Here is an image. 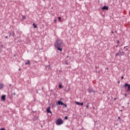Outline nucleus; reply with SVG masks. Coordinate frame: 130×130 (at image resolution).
Instances as JSON below:
<instances>
[{"mask_svg": "<svg viewBox=\"0 0 130 130\" xmlns=\"http://www.w3.org/2000/svg\"><path fill=\"white\" fill-rule=\"evenodd\" d=\"M54 46L56 48H57V50L62 51V48L61 47L63 46V43L61 40L57 39L54 44Z\"/></svg>", "mask_w": 130, "mask_h": 130, "instance_id": "f257e3e1", "label": "nucleus"}, {"mask_svg": "<svg viewBox=\"0 0 130 130\" xmlns=\"http://www.w3.org/2000/svg\"><path fill=\"white\" fill-rule=\"evenodd\" d=\"M63 123V121L62 119L59 118L56 121V124L57 125H60V124H62Z\"/></svg>", "mask_w": 130, "mask_h": 130, "instance_id": "f03ea898", "label": "nucleus"}, {"mask_svg": "<svg viewBox=\"0 0 130 130\" xmlns=\"http://www.w3.org/2000/svg\"><path fill=\"white\" fill-rule=\"evenodd\" d=\"M125 87H127V90L128 91H130V85L127 84V83H125Z\"/></svg>", "mask_w": 130, "mask_h": 130, "instance_id": "7ed1b4c3", "label": "nucleus"}, {"mask_svg": "<svg viewBox=\"0 0 130 130\" xmlns=\"http://www.w3.org/2000/svg\"><path fill=\"white\" fill-rule=\"evenodd\" d=\"M64 105V103L60 101H58V102H57V105Z\"/></svg>", "mask_w": 130, "mask_h": 130, "instance_id": "20e7f679", "label": "nucleus"}, {"mask_svg": "<svg viewBox=\"0 0 130 130\" xmlns=\"http://www.w3.org/2000/svg\"><path fill=\"white\" fill-rule=\"evenodd\" d=\"M102 10H106V11H108V9H109V8H108V7H107V6H104V7H102Z\"/></svg>", "mask_w": 130, "mask_h": 130, "instance_id": "39448f33", "label": "nucleus"}, {"mask_svg": "<svg viewBox=\"0 0 130 130\" xmlns=\"http://www.w3.org/2000/svg\"><path fill=\"white\" fill-rule=\"evenodd\" d=\"M2 100H3V101H6V95H3L2 96Z\"/></svg>", "mask_w": 130, "mask_h": 130, "instance_id": "423d86ee", "label": "nucleus"}, {"mask_svg": "<svg viewBox=\"0 0 130 130\" xmlns=\"http://www.w3.org/2000/svg\"><path fill=\"white\" fill-rule=\"evenodd\" d=\"M47 111L48 112V113H52V112H51V111H50V108L48 107L47 109Z\"/></svg>", "mask_w": 130, "mask_h": 130, "instance_id": "0eeeda50", "label": "nucleus"}, {"mask_svg": "<svg viewBox=\"0 0 130 130\" xmlns=\"http://www.w3.org/2000/svg\"><path fill=\"white\" fill-rule=\"evenodd\" d=\"M4 87H5V85H4L3 83H0V90L3 89Z\"/></svg>", "mask_w": 130, "mask_h": 130, "instance_id": "6e6552de", "label": "nucleus"}, {"mask_svg": "<svg viewBox=\"0 0 130 130\" xmlns=\"http://www.w3.org/2000/svg\"><path fill=\"white\" fill-rule=\"evenodd\" d=\"M13 36V37H15V32H14V31H12V32H11L10 34V36Z\"/></svg>", "mask_w": 130, "mask_h": 130, "instance_id": "1a4fd4ad", "label": "nucleus"}, {"mask_svg": "<svg viewBox=\"0 0 130 130\" xmlns=\"http://www.w3.org/2000/svg\"><path fill=\"white\" fill-rule=\"evenodd\" d=\"M120 54L122 56H123V55H124V54H125V53H124V52H123V51H122V52H120Z\"/></svg>", "mask_w": 130, "mask_h": 130, "instance_id": "9d476101", "label": "nucleus"}, {"mask_svg": "<svg viewBox=\"0 0 130 130\" xmlns=\"http://www.w3.org/2000/svg\"><path fill=\"white\" fill-rule=\"evenodd\" d=\"M27 62H25V64H26V66L28 65V64H30V60H27Z\"/></svg>", "mask_w": 130, "mask_h": 130, "instance_id": "9b49d317", "label": "nucleus"}, {"mask_svg": "<svg viewBox=\"0 0 130 130\" xmlns=\"http://www.w3.org/2000/svg\"><path fill=\"white\" fill-rule=\"evenodd\" d=\"M46 70H49V69H50V65L46 66Z\"/></svg>", "mask_w": 130, "mask_h": 130, "instance_id": "f8f14e48", "label": "nucleus"}, {"mask_svg": "<svg viewBox=\"0 0 130 130\" xmlns=\"http://www.w3.org/2000/svg\"><path fill=\"white\" fill-rule=\"evenodd\" d=\"M32 26H34V28H37V25H36V24H35V23H33Z\"/></svg>", "mask_w": 130, "mask_h": 130, "instance_id": "ddd939ff", "label": "nucleus"}, {"mask_svg": "<svg viewBox=\"0 0 130 130\" xmlns=\"http://www.w3.org/2000/svg\"><path fill=\"white\" fill-rule=\"evenodd\" d=\"M58 20L59 22H60V21H61V17H59L58 18Z\"/></svg>", "mask_w": 130, "mask_h": 130, "instance_id": "4468645a", "label": "nucleus"}, {"mask_svg": "<svg viewBox=\"0 0 130 130\" xmlns=\"http://www.w3.org/2000/svg\"><path fill=\"white\" fill-rule=\"evenodd\" d=\"M59 88H60V89H61V88H62V86L61 85V84H60L59 85Z\"/></svg>", "mask_w": 130, "mask_h": 130, "instance_id": "2eb2a0df", "label": "nucleus"}, {"mask_svg": "<svg viewBox=\"0 0 130 130\" xmlns=\"http://www.w3.org/2000/svg\"><path fill=\"white\" fill-rule=\"evenodd\" d=\"M76 103L77 105H80V103H79V102H76Z\"/></svg>", "mask_w": 130, "mask_h": 130, "instance_id": "dca6fc26", "label": "nucleus"}, {"mask_svg": "<svg viewBox=\"0 0 130 130\" xmlns=\"http://www.w3.org/2000/svg\"><path fill=\"white\" fill-rule=\"evenodd\" d=\"M118 55H119V54H118V53L115 54V56H118Z\"/></svg>", "mask_w": 130, "mask_h": 130, "instance_id": "f3484780", "label": "nucleus"}, {"mask_svg": "<svg viewBox=\"0 0 130 130\" xmlns=\"http://www.w3.org/2000/svg\"><path fill=\"white\" fill-rule=\"evenodd\" d=\"M89 93H92V90H91V89H89Z\"/></svg>", "mask_w": 130, "mask_h": 130, "instance_id": "a211bd4d", "label": "nucleus"}, {"mask_svg": "<svg viewBox=\"0 0 130 130\" xmlns=\"http://www.w3.org/2000/svg\"><path fill=\"white\" fill-rule=\"evenodd\" d=\"M22 19H26V17H25V16H22Z\"/></svg>", "mask_w": 130, "mask_h": 130, "instance_id": "6ab92c4d", "label": "nucleus"}, {"mask_svg": "<svg viewBox=\"0 0 130 130\" xmlns=\"http://www.w3.org/2000/svg\"><path fill=\"white\" fill-rule=\"evenodd\" d=\"M80 105H84V103H81L80 104Z\"/></svg>", "mask_w": 130, "mask_h": 130, "instance_id": "aec40b11", "label": "nucleus"}, {"mask_svg": "<svg viewBox=\"0 0 130 130\" xmlns=\"http://www.w3.org/2000/svg\"><path fill=\"white\" fill-rule=\"evenodd\" d=\"M92 92L93 93H95V92H96V91H95V90H92Z\"/></svg>", "mask_w": 130, "mask_h": 130, "instance_id": "412c9836", "label": "nucleus"}, {"mask_svg": "<svg viewBox=\"0 0 130 130\" xmlns=\"http://www.w3.org/2000/svg\"><path fill=\"white\" fill-rule=\"evenodd\" d=\"M68 116H66V117H64V119H66V120L68 119Z\"/></svg>", "mask_w": 130, "mask_h": 130, "instance_id": "4be33fe9", "label": "nucleus"}, {"mask_svg": "<svg viewBox=\"0 0 130 130\" xmlns=\"http://www.w3.org/2000/svg\"><path fill=\"white\" fill-rule=\"evenodd\" d=\"M64 106V107H67V105L66 104H64V105H63Z\"/></svg>", "mask_w": 130, "mask_h": 130, "instance_id": "5701e85b", "label": "nucleus"}, {"mask_svg": "<svg viewBox=\"0 0 130 130\" xmlns=\"http://www.w3.org/2000/svg\"><path fill=\"white\" fill-rule=\"evenodd\" d=\"M124 95H125V97H126L127 96V94H126V93H125Z\"/></svg>", "mask_w": 130, "mask_h": 130, "instance_id": "b1692460", "label": "nucleus"}, {"mask_svg": "<svg viewBox=\"0 0 130 130\" xmlns=\"http://www.w3.org/2000/svg\"><path fill=\"white\" fill-rule=\"evenodd\" d=\"M86 108H89V105H87V106H86Z\"/></svg>", "mask_w": 130, "mask_h": 130, "instance_id": "393cba45", "label": "nucleus"}, {"mask_svg": "<svg viewBox=\"0 0 130 130\" xmlns=\"http://www.w3.org/2000/svg\"><path fill=\"white\" fill-rule=\"evenodd\" d=\"M1 130H5V128H1Z\"/></svg>", "mask_w": 130, "mask_h": 130, "instance_id": "a878e982", "label": "nucleus"}, {"mask_svg": "<svg viewBox=\"0 0 130 130\" xmlns=\"http://www.w3.org/2000/svg\"><path fill=\"white\" fill-rule=\"evenodd\" d=\"M117 43H119V40L117 41Z\"/></svg>", "mask_w": 130, "mask_h": 130, "instance_id": "bb28decb", "label": "nucleus"}, {"mask_svg": "<svg viewBox=\"0 0 130 130\" xmlns=\"http://www.w3.org/2000/svg\"><path fill=\"white\" fill-rule=\"evenodd\" d=\"M121 79H122V80L123 79V76L121 77Z\"/></svg>", "mask_w": 130, "mask_h": 130, "instance_id": "cd10ccee", "label": "nucleus"}, {"mask_svg": "<svg viewBox=\"0 0 130 130\" xmlns=\"http://www.w3.org/2000/svg\"><path fill=\"white\" fill-rule=\"evenodd\" d=\"M13 95H16V92H14V93H13Z\"/></svg>", "mask_w": 130, "mask_h": 130, "instance_id": "c85d7f7f", "label": "nucleus"}, {"mask_svg": "<svg viewBox=\"0 0 130 130\" xmlns=\"http://www.w3.org/2000/svg\"><path fill=\"white\" fill-rule=\"evenodd\" d=\"M118 119H120V117H118Z\"/></svg>", "mask_w": 130, "mask_h": 130, "instance_id": "c756f323", "label": "nucleus"}, {"mask_svg": "<svg viewBox=\"0 0 130 130\" xmlns=\"http://www.w3.org/2000/svg\"><path fill=\"white\" fill-rule=\"evenodd\" d=\"M126 51L128 50V49L126 48Z\"/></svg>", "mask_w": 130, "mask_h": 130, "instance_id": "7c9ffc66", "label": "nucleus"}, {"mask_svg": "<svg viewBox=\"0 0 130 130\" xmlns=\"http://www.w3.org/2000/svg\"><path fill=\"white\" fill-rule=\"evenodd\" d=\"M66 64H67V65H68V64H69V63H68V62H66Z\"/></svg>", "mask_w": 130, "mask_h": 130, "instance_id": "2f4dec72", "label": "nucleus"}, {"mask_svg": "<svg viewBox=\"0 0 130 130\" xmlns=\"http://www.w3.org/2000/svg\"><path fill=\"white\" fill-rule=\"evenodd\" d=\"M5 38H8V36L5 37Z\"/></svg>", "mask_w": 130, "mask_h": 130, "instance_id": "473e14b6", "label": "nucleus"}, {"mask_svg": "<svg viewBox=\"0 0 130 130\" xmlns=\"http://www.w3.org/2000/svg\"><path fill=\"white\" fill-rule=\"evenodd\" d=\"M52 107H54V105H52Z\"/></svg>", "mask_w": 130, "mask_h": 130, "instance_id": "72a5a7b5", "label": "nucleus"}, {"mask_svg": "<svg viewBox=\"0 0 130 130\" xmlns=\"http://www.w3.org/2000/svg\"><path fill=\"white\" fill-rule=\"evenodd\" d=\"M19 71H21V69H19Z\"/></svg>", "mask_w": 130, "mask_h": 130, "instance_id": "f704fd0d", "label": "nucleus"}, {"mask_svg": "<svg viewBox=\"0 0 130 130\" xmlns=\"http://www.w3.org/2000/svg\"><path fill=\"white\" fill-rule=\"evenodd\" d=\"M114 100H116V98H115Z\"/></svg>", "mask_w": 130, "mask_h": 130, "instance_id": "c9c22d12", "label": "nucleus"}, {"mask_svg": "<svg viewBox=\"0 0 130 130\" xmlns=\"http://www.w3.org/2000/svg\"><path fill=\"white\" fill-rule=\"evenodd\" d=\"M124 48H125V47H124Z\"/></svg>", "mask_w": 130, "mask_h": 130, "instance_id": "e433bc0d", "label": "nucleus"}, {"mask_svg": "<svg viewBox=\"0 0 130 130\" xmlns=\"http://www.w3.org/2000/svg\"><path fill=\"white\" fill-rule=\"evenodd\" d=\"M121 46H122V44H121Z\"/></svg>", "mask_w": 130, "mask_h": 130, "instance_id": "4c0bfd02", "label": "nucleus"}, {"mask_svg": "<svg viewBox=\"0 0 130 130\" xmlns=\"http://www.w3.org/2000/svg\"><path fill=\"white\" fill-rule=\"evenodd\" d=\"M128 104H129V103H128Z\"/></svg>", "mask_w": 130, "mask_h": 130, "instance_id": "58836bf2", "label": "nucleus"}, {"mask_svg": "<svg viewBox=\"0 0 130 130\" xmlns=\"http://www.w3.org/2000/svg\"><path fill=\"white\" fill-rule=\"evenodd\" d=\"M118 83H119V81L118 82Z\"/></svg>", "mask_w": 130, "mask_h": 130, "instance_id": "ea45409f", "label": "nucleus"}]
</instances>
